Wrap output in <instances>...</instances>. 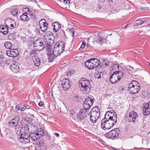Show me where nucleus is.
<instances>
[{"mask_svg":"<svg viewBox=\"0 0 150 150\" xmlns=\"http://www.w3.org/2000/svg\"><path fill=\"white\" fill-rule=\"evenodd\" d=\"M79 86L81 90L84 93L87 94L90 92L91 85L88 80L83 78L79 81Z\"/></svg>","mask_w":150,"mask_h":150,"instance_id":"1","label":"nucleus"},{"mask_svg":"<svg viewBox=\"0 0 150 150\" xmlns=\"http://www.w3.org/2000/svg\"><path fill=\"white\" fill-rule=\"evenodd\" d=\"M90 116V121L92 123H94L97 122L100 115V111L98 107H93L91 112L88 113Z\"/></svg>","mask_w":150,"mask_h":150,"instance_id":"2","label":"nucleus"},{"mask_svg":"<svg viewBox=\"0 0 150 150\" xmlns=\"http://www.w3.org/2000/svg\"><path fill=\"white\" fill-rule=\"evenodd\" d=\"M105 117L107 120V121L110 123V124L112 127L117 122V116L116 113H113V112L107 111L105 115Z\"/></svg>","mask_w":150,"mask_h":150,"instance_id":"3","label":"nucleus"},{"mask_svg":"<svg viewBox=\"0 0 150 150\" xmlns=\"http://www.w3.org/2000/svg\"><path fill=\"white\" fill-rule=\"evenodd\" d=\"M88 114L87 110L84 108L81 110L77 114L78 120L84 125H87L88 122V120L86 119V116Z\"/></svg>","mask_w":150,"mask_h":150,"instance_id":"4","label":"nucleus"},{"mask_svg":"<svg viewBox=\"0 0 150 150\" xmlns=\"http://www.w3.org/2000/svg\"><path fill=\"white\" fill-rule=\"evenodd\" d=\"M140 89L138 83L135 81H132L128 85V90L132 94L137 93Z\"/></svg>","mask_w":150,"mask_h":150,"instance_id":"5","label":"nucleus"},{"mask_svg":"<svg viewBox=\"0 0 150 150\" xmlns=\"http://www.w3.org/2000/svg\"><path fill=\"white\" fill-rule=\"evenodd\" d=\"M100 62L99 59H91L85 62L86 67L88 69H92L98 66Z\"/></svg>","mask_w":150,"mask_h":150,"instance_id":"6","label":"nucleus"},{"mask_svg":"<svg viewBox=\"0 0 150 150\" xmlns=\"http://www.w3.org/2000/svg\"><path fill=\"white\" fill-rule=\"evenodd\" d=\"M120 132V131L118 129L115 128L107 133L105 135V137L109 138H117L118 137Z\"/></svg>","mask_w":150,"mask_h":150,"instance_id":"7","label":"nucleus"},{"mask_svg":"<svg viewBox=\"0 0 150 150\" xmlns=\"http://www.w3.org/2000/svg\"><path fill=\"white\" fill-rule=\"evenodd\" d=\"M93 100H94V99H93L90 97L86 98L83 104V106L84 108L86 110H88L90 109L93 105L94 102Z\"/></svg>","mask_w":150,"mask_h":150,"instance_id":"8","label":"nucleus"},{"mask_svg":"<svg viewBox=\"0 0 150 150\" xmlns=\"http://www.w3.org/2000/svg\"><path fill=\"white\" fill-rule=\"evenodd\" d=\"M138 115L137 112L132 111L130 112L127 117L128 120L129 122H132L135 123L137 121Z\"/></svg>","mask_w":150,"mask_h":150,"instance_id":"9","label":"nucleus"},{"mask_svg":"<svg viewBox=\"0 0 150 150\" xmlns=\"http://www.w3.org/2000/svg\"><path fill=\"white\" fill-rule=\"evenodd\" d=\"M33 45L38 51L42 50L45 47L43 43L40 40H36L33 43Z\"/></svg>","mask_w":150,"mask_h":150,"instance_id":"10","label":"nucleus"},{"mask_svg":"<svg viewBox=\"0 0 150 150\" xmlns=\"http://www.w3.org/2000/svg\"><path fill=\"white\" fill-rule=\"evenodd\" d=\"M4 23L8 28H10L13 29L15 28L16 24L15 20L10 18H8L4 21Z\"/></svg>","mask_w":150,"mask_h":150,"instance_id":"11","label":"nucleus"},{"mask_svg":"<svg viewBox=\"0 0 150 150\" xmlns=\"http://www.w3.org/2000/svg\"><path fill=\"white\" fill-rule=\"evenodd\" d=\"M101 125L103 129L104 130L110 129L112 127L105 117L101 120Z\"/></svg>","mask_w":150,"mask_h":150,"instance_id":"12","label":"nucleus"},{"mask_svg":"<svg viewBox=\"0 0 150 150\" xmlns=\"http://www.w3.org/2000/svg\"><path fill=\"white\" fill-rule=\"evenodd\" d=\"M40 28L41 30L43 32L46 31L48 28V23L45 19H42L39 22Z\"/></svg>","mask_w":150,"mask_h":150,"instance_id":"13","label":"nucleus"},{"mask_svg":"<svg viewBox=\"0 0 150 150\" xmlns=\"http://www.w3.org/2000/svg\"><path fill=\"white\" fill-rule=\"evenodd\" d=\"M70 84L69 79H66L62 80L61 86L64 91H66L70 87Z\"/></svg>","mask_w":150,"mask_h":150,"instance_id":"14","label":"nucleus"},{"mask_svg":"<svg viewBox=\"0 0 150 150\" xmlns=\"http://www.w3.org/2000/svg\"><path fill=\"white\" fill-rule=\"evenodd\" d=\"M7 55L9 57H16L18 54L17 49H11L6 51Z\"/></svg>","mask_w":150,"mask_h":150,"instance_id":"15","label":"nucleus"},{"mask_svg":"<svg viewBox=\"0 0 150 150\" xmlns=\"http://www.w3.org/2000/svg\"><path fill=\"white\" fill-rule=\"evenodd\" d=\"M117 79V75L115 74L113 71V74L110 75V77L109 80L110 82L111 83L113 84L115 83L120 81Z\"/></svg>","mask_w":150,"mask_h":150,"instance_id":"16","label":"nucleus"},{"mask_svg":"<svg viewBox=\"0 0 150 150\" xmlns=\"http://www.w3.org/2000/svg\"><path fill=\"white\" fill-rule=\"evenodd\" d=\"M56 44H57V47L59 48V51L61 53H62L64 50L66 45L65 43L64 42L61 41L58 42Z\"/></svg>","mask_w":150,"mask_h":150,"instance_id":"17","label":"nucleus"},{"mask_svg":"<svg viewBox=\"0 0 150 150\" xmlns=\"http://www.w3.org/2000/svg\"><path fill=\"white\" fill-rule=\"evenodd\" d=\"M36 132L40 137L45 136L47 134V132L45 130L44 128L43 127L39 128Z\"/></svg>","mask_w":150,"mask_h":150,"instance_id":"18","label":"nucleus"},{"mask_svg":"<svg viewBox=\"0 0 150 150\" xmlns=\"http://www.w3.org/2000/svg\"><path fill=\"white\" fill-rule=\"evenodd\" d=\"M34 132L30 133L29 137L33 141H36L38 139L40 138V136H39V135H38L36 132H35V130H34Z\"/></svg>","mask_w":150,"mask_h":150,"instance_id":"19","label":"nucleus"},{"mask_svg":"<svg viewBox=\"0 0 150 150\" xmlns=\"http://www.w3.org/2000/svg\"><path fill=\"white\" fill-rule=\"evenodd\" d=\"M52 26L53 27V31L54 32H57L59 29L61 27V25L59 22H55L52 24Z\"/></svg>","mask_w":150,"mask_h":150,"instance_id":"20","label":"nucleus"},{"mask_svg":"<svg viewBox=\"0 0 150 150\" xmlns=\"http://www.w3.org/2000/svg\"><path fill=\"white\" fill-rule=\"evenodd\" d=\"M52 47L51 44H49L47 43L45 45V48L46 49L47 54H50L53 53V51H52Z\"/></svg>","mask_w":150,"mask_h":150,"instance_id":"21","label":"nucleus"},{"mask_svg":"<svg viewBox=\"0 0 150 150\" xmlns=\"http://www.w3.org/2000/svg\"><path fill=\"white\" fill-rule=\"evenodd\" d=\"M53 53L55 57H57L60 55L61 53L59 50V48L57 47V44H55L53 48Z\"/></svg>","mask_w":150,"mask_h":150,"instance_id":"22","label":"nucleus"},{"mask_svg":"<svg viewBox=\"0 0 150 150\" xmlns=\"http://www.w3.org/2000/svg\"><path fill=\"white\" fill-rule=\"evenodd\" d=\"M143 112L144 114L145 115H147L150 113V108H149V107H147L145 104L144 105Z\"/></svg>","mask_w":150,"mask_h":150,"instance_id":"23","label":"nucleus"},{"mask_svg":"<svg viewBox=\"0 0 150 150\" xmlns=\"http://www.w3.org/2000/svg\"><path fill=\"white\" fill-rule=\"evenodd\" d=\"M15 127V130L16 133L18 135H20L21 133L22 132V130L23 129L22 126H21L20 125L18 124Z\"/></svg>","mask_w":150,"mask_h":150,"instance_id":"24","label":"nucleus"},{"mask_svg":"<svg viewBox=\"0 0 150 150\" xmlns=\"http://www.w3.org/2000/svg\"><path fill=\"white\" fill-rule=\"evenodd\" d=\"M27 12L23 13L20 16L21 20L24 22L28 21L29 20V18L27 16Z\"/></svg>","mask_w":150,"mask_h":150,"instance_id":"25","label":"nucleus"},{"mask_svg":"<svg viewBox=\"0 0 150 150\" xmlns=\"http://www.w3.org/2000/svg\"><path fill=\"white\" fill-rule=\"evenodd\" d=\"M10 68L13 72L15 73L17 72L18 71L19 67L17 65L13 64L10 65Z\"/></svg>","mask_w":150,"mask_h":150,"instance_id":"26","label":"nucleus"},{"mask_svg":"<svg viewBox=\"0 0 150 150\" xmlns=\"http://www.w3.org/2000/svg\"><path fill=\"white\" fill-rule=\"evenodd\" d=\"M114 72L115 74L117 75V79L118 80H120L122 77L123 75V73L122 71H114Z\"/></svg>","mask_w":150,"mask_h":150,"instance_id":"27","label":"nucleus"},{"mask_svg":"<svg viewBox=\"0 0 150 150\" xmlns=\"http://www.w3.org/2000/svg\"><path fill=\"white\" fill-rule=\"evenodd\" d=\"M52 36V33L50 31L46 33L45 35V39L48 40H52L51 37Z\"/></svg>","mask_w":150,"mask_h":150,"instance_id":"28","label":"nucleus"},{"mask_svg":"<svg viewBox=\"0 0 150 150\" xmlns=\"http://www.w3.org/2000/svg\"><path fill=\"white\" fill-rule=\"evenodd\" d=\"M34 11L33 10H31L29 12V14L30 16L31 17L30 19H33L34 21H37V18H36V16L34 14Z\"/></svg>","mask_w":150,"mask_h":150,"instance_id":"29","label":"nucleus"},{"mask_svg":"<svg viewBox=\"0 0 150 150\" xmlns=\"http://www.w3.org/2000/svg\"><path fill=\"white\" fill-rule=\"evenodd\" d=\"M33 63L34 65L37 67H38L40 64V59L37 57H35L33 59Z\"/></svg>","mask_w":150,"mask_h":150,"instance_id":"30","label":"nucleus"},{"mask_svg":"<svg viewBox=\"0 0 150 150\" xmlns=\"http://www.w3.org/2000/svg\"><path fill=\"white\" fill-rule=\"evenodd\" d=\"M144 22L141 20H137L133 22V24L136 26L141 25Z\"/></svg>","mask_w":150,"mask_h":150,"instance_id":"31","label":"nucleus"},{"mask_svg":"<svg viewBox=\"0 0 150 150\" xmlns=\"http://www.w3.org/2000/svg\"><path fill=\"white\" fill-rule=\"evenodd\" d=\"M1 33H2L4 35H6L8 33V28L7 27L5 28L3 27H1Z\"/></svg>","mask_w":150,"mask_h":150,"instance_id":"32","label":"nucleus"},{"mask_svg":"<svg viewBox=\"0 0 150 150\" xmlns=\"http://www.w3.org/2000/svg\"><path fill=\"white\" fill-rule=\"evenodd\" d=\"M6 58L4 57V56L2 54H1V66L4 68L5 66V61L4 60Z\"/></svg>","mask_w":150,"mask_h":150,"instance_id":"33","label":"nucleus"},{"mask_svg":"<svg viewBox=\"0 0 150 150\" xmlns=\"http://www.w3.org/2000/svg\"><path fill=\"white\" fill-rule=\"evenodd\" d=\"M8 123L9 127H14L18 125L14 121H12V120L8 122Z\"/></svg>","mask_w":150,"mask_h":150,"instance_id":"34","label":"nucleus"},{"mask_svg":"<svg viewBox=\"0 0 150 150\" xmlns=\"http://www.w3.org/2000/svg\"><path fill=\"white\" fill-rule=\"evenodd\" d=\"M47 55L48 56V60L49 62H51L53 60L55 55L53 53L48 54Z\"/></svg>","mask_w":150,"mask_h":150,"instance_id":"35","label":"nucleus"},{"mask_svg":"<svg viewBox=\"0 0 150 150\" xmlns=\"http://www.w3.org/2000/svg\"><path fill=\"white\" fill-rule=\"evenodd\" d=\"M4 45L6 49H10L12 46V44L8 42H5Z\"/></svg>","mask_w":150,"mask_h":150,"instance_id":"36","label":"nucleus"},{"mask_svg":"<svg viewBox=\"0 0 150 150\" xmlns=\"http://www.w3.org/2000/svg\"><path fill=\"white\" fill-rule=\"evenodd\" d=\"M11 12L13 16H15L16 15L18 14V10L17 8H14L11 9Z\"/></svg>","mask_w":150,"mask_h":150,"instance_id":"37","label":"nucleus"},{"mask_svg":"<svg viewBox=\"0 0 150 150\" xmlns=\"http://www.w3.org/2000/svg\"><path fill=\"white\" fill-rule=\"evenodd\" d=\"M112 69L111 70V73H113L114 69L115 70L118 69L119 66L117 64H114L112 66Z\"/></svg>","mask_w":150,"mask_h":150,"instance_id":"38","label":"nucleus"},{"mask_svg":"<svg viewBox=\"0 0 150 150\" xmlns=\"http://www.w3.org/2000/svg\"><path fill=\"white\" fill-rule=\"evenodd\" d=\"M27 38L28 39V40L29 41V43H33V42L34 41V38H32V37H30V36H28L27 37H24L23 38L24 39H27Z\"/></svg>","mask_w":150,"mask_h":150,"instance_id":"39","label":"nucleus"},{"mask_svg":"<svg viewBox=\"0 0 150 150\" xmlns=\"http://www.w3.org/2000/svg\"><path fill=\"white\" fill-rule=\"evenodd\" d=\"M20 117L19 115H16L13 119H12V121H14L18 124L19 121Z\"/></svg>","mask_w":150,"mask_h":150,"instance_id":"40","label":"nucleus"},{"mask_svg":"<svg viewBox=\"0 0 150 150\" xmlns=\"http://www.w3.org/2000/svg\"><path fill=\"white\" fill-rule=\"evenodd\" d=\"M30 108V106L27 104H24L23 105V107H21V110L23 111L26 109H28Z\"/></svg>","mask_w":150,"mask_h":150,"instance_id":"41","label":"nucleus"},{"mask_svg":"<svg viewBox=\"0 0 150 150\" xmlns=\"http://www.w3.org/2000/svg\"><path fill=\"white\" fill-rule=\"evenodd\" d=\"M102 64L104 67H106L109 64V62L107 59L106 60L105 59H103L102 61Z\"/></svg>","mask_w":150,"mask_h":150,"instance_id":"42","label":"nucleus"},{"mask_svg":"<svg viewBox=\"0 0 150 150\" xmlns=\"http://www.w3.org/2000/svg\"><path fill=\"white\" fill-rule=\"evenodd\" d=\"M36 52L35 50H32L30 52V56L32 57H35V55L36 54Z\"/></svg>","mask_w":150,"mask_h":150,"instance_id":"43","label":"nucleus"},{"mask_svg":"<svg viewBox=\"0 0 150 150\" xmlns=\"http://www.w3.org/2000/svg\"><path fill=\"white\" fill-rule=\"evenodd\" d=\"M97 42L101 44L102 43H103V40H102V38L100 37V36H98L97 37Z\"/></svg>","mask_w":150,"mask_h":150,"instance_id":"44","label":"nucleus"},{"mask_svg":"<svg viewBox=\"0 0 150 150\" xmlns=\"http://www.w3.org/2000/svg\"><path fill=\"white\" fill-rule=\"evenodd\" d=\"M24 137H21L18 139V141L20 142L25 144Z\"/></svg>","mask_w":150,"mask_h":150,"instance_id":"45","label":"nucleus"},{"mask_svg":"<svg viewBox=\"0 0 150 150\" xmlns=\"http://www.w3.org/2000/svg\"><path fill=\"white\" fill-rule=\"evenodd\" d=\"M4 60L5 61V65L6 64L7 65H10L11 64V62H12L10 60H7L6 59H5Z\"/></svg>","mask_w":150,"mask_h":150,"instance_id":"46","label":"nucleus"},{"mask_svg":"<svg viewBox=\"0 0 150 150\" xmlns=\"http://www.w3.org/2000/svg\"><path fill=\"white\" fill-rule=\"evenodd\" d=\"M30 137H28L24 138L25 144L28 143L30 142Z\"/></svg>","mask_w":150,"mask_h":150,"instance_id":"47","label":"nucleus"},{"mask_svg":"<svg viewBox=\"0 0 150 150\" xmlns=\"http://www.w3.org/2000/svg\"><path fill=\"white\" fill-rule=\"evenodd\" d=\"M86 45V42L84 41H83L82 42V44L80 48V49H81V50L83 49V48L85 47Z\"/></svg>","mask_w":150,"mask_h":150,"instance_id":"48","label":"nucleus"},{"mask_svg":"<svg viewBox=\"0 0 150 150\" xmlns=\"http://www.w3.org/2000/svg\"><path fill=\"white\" fill-rule=\"evenodd\" d=\"M23 128L25 129V132H27L28 131H29V128L27 124H25Z\"/></svg>","mask_w":150,"mask_h":150,"instance_id":"49","label":"nucleus"},{"mask_svg":"<svg viewBox=\"0 0 150 150\" xmlns=\"http://www.w3.org/2000/svg\"><path fill=\"white\" fill-rule=\"evenodd\" d=\"M70 33L72 36V37H74V30L73 28H72L70 29L69 31Z\"/></svg>","mask_w":150,"mask_h":150,"instance_id":"50","label":"nucleus"},{"mask_svg":"<svg viewBox=\"0 0 150 150\" xmlns=\"http://www.w3.org/2000/svg\"><path fill=\"white\" fill-rule=\"evenodd\" d=\"M21 105L20 104H18L16 106L15 109L16 110H21Z\"/></svg>","mask_w":150,"mask_h":150,"instance_id":"51","label":"nucleus"},{"mask_svg":"<svg viewBox=\"0 0 150 150\" xmlns=\"http://www.w3.org/2000/svg\"><path fill=\"white\" fill-rule=\"evenodd\" d=\"M45 144L43 142V141L42 140V141H40L39 142V145L40 146H45Z\"/></svg>","mask_w":150,"mask_h":150,"instance_id":"52","label":"nucleus"},{"mask_svg":"<svg viewBox=\"0 0 150 150\" xmlns=\"http://www.w3.org/2000/svg\"><path fill=\"white\" fill-rule=\"evenodd\" d=\"M95 76L96 78L99 79L101 77L100 74L99 72L95 74Z\"/></svg>","mask_w":150,"mask_h":150,"instance_id":"53","label":"nucleus"},{"mask_svg":"<svg viewBox=\"0 0 150 150\" xmlns=\"http://www.w3.org/2000/svg\"><path fill=\"white\" fill-rule=\"evenodd\" d=\"M25 56H24V59H25L27 61H29L30 60L29 56L28 55L26 56L25 55Z\"/></svg>","mask_w":150,"mask_h":150,"instance_id":"54","label":"nucleus"},{"mask_svg":"<svg viewBox=\"0 0 150 150\" xmlns=\"http://www.w3.org/2000/svg\"><path fill=\"white\" fill-rule=\"evenodd\" d=\"M70 0H64V3L65 4H69L70 3Z\"/></svg>","mask_w":150,"mask_h":150,"instance_id":"55","label":"nucleus"},{"mask_svg":"<svg viewBox=\"0 0 150 150\" xmlns=\"http://www.w3.org/2000/svg\"><path fill=\"white\" fill-rule=\"evenodd\" d=\"M27 134H28L26 132H24L22 133H21V134L19 135H21V137H23L27 135Z\"/></svg>","mask_w":150,"mask_h":150,"instance_id":"56","label":"nucleus"},{"mask_svg":"<svg viewBox=\"0 0 150 150\" xmlns=\"http://www.w3.org/2000/svg\"><path fill=\"white\" fill-rule=\"evenodd\" d=\"M44 105V103L43 102H42V101H40L39 103H38V105L39 106L41 107L43 105Z\"/></svg>","mask_w":150,"mask_h":150,"instance_id":"57","label":"nucleus"},{"mask_svg":"<svg viewBox=\"0 0 150 150\" xmlns=\"http://www.w3.org/2000/svg\"><path fill=\"white\" fill-rule=\"evenodd\" d=\"M79 97V96L76 94H75L74 95V99H76L77 100V99Z\"/></svg>","mask_w":150,"mask_h":150,"instance_id":"58","label":"nucleus"},{"mask_svg":"<svg viewBox=\"0 0 150 150\" xmlns=\"http://www.w3.org/2000/svg\"><path fill=\"white\" fill-rule=\"evenodd\" d=\"M145 104L147 106V107H149L150 108V101L148 103H145Z\"/></svg>","mask_w":150,"mask_h":150,"instance_id":"59","label":"nucleus"},{"mask_svg":"<svg viewBox=\"0 0 150 150\" xmlns=\"http://www.w3.org/2000/svg\"><path fill=\"white\" fill-rule=\"evenodd\" d=\"M112 95V94H106L105 95V96L106 98H108L109 97H110Z\"/></svg>","mask_w":150,"mask_h":150,"instance_id":"60","label":"nucleus"},{"mask_svg":"<svg viewBox=\"0 0 150 150\" xmlns=\"http://www.w3.org/2000/svg\"><path fill=\"white\" fill-rule=\"evenodd\" d=\"M25 11L27 12H28V13L30 11H31V10L30 9L28 8H25Z\"/></svg>","mask_w":150,"mask_h":150,"instance_id":"61","label":"nucleus"},{"mask_svg":"<svg viewBox=\"0 0 150 150\" xmlns=\"http://www.w3.org/2000/svg\"><path fill=\"white\" fill-rule=\"evenodd\" d=\"M25 122H27L28 121L25 119H23L22 121V123H25Z\"/></svg>","mask_w":150,"mask_h":150,"instance_id":"62","label":"nucleus"},{"mask_svg":"<svg viewBox=\"0 0 150 150\" xmlns=\"http://www.w3.org/2000/svg\"><path fill=\"white\" fill-rule=\"evenodd\" d=\"M36 32H38V33L39 34L40 33V31L38 29H36L35 30Z\"/></svg>","mask_w":150,"mask_h":150,"instance_id":"63","label":"nucleus"},{"mask_svg":"<svg viewBox=\"0 0 150 150\" xmlns=\"http://www.w3.org/2000/svg\"><path fill=\"white\" fill-rule=\"evenodd\" d=\"M54 135L56 136L57 137H59V134L57 133H54Z\"/></svg>","mask_w":150,"mask_h":150,"instance_id":"64","label":"nucleus"}]
</instances>
